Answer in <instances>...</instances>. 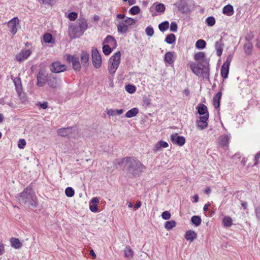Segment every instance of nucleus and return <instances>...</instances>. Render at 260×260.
I'll return each mask as SVG.
<instances>
[{
  "instance_id": "obj_1",
  "label": "nucleus",
  "mask_w": 260,
  "mask_h": 260,
  "mask_svg": "<svg viewBox=\"0 0 260 260\" xmlns=\"http://www.w3.org/2000/svg\"><path fill=\"white\" fill-rule=\"evenodd\" d=\"M194 59L198 63L192 62L190 64V68L192 72L197 76H201L209 81L210 59L206 57V54L204 52H198L194 54Z\"/></svg>"
},
{
  "instance_id": "obj_2",
  "label": "nucleus",
  "mask_w": 260,
  "mask_h": 260,
  "mask_svg": "<svg viewBox=\"0 0 260 260\" xmlns=\"http://www.w3.org/2000/svg\"><path fill=\"white\" fill-rule=\"evenodd\" d=\"M19 203L30 209L36 208L38 205V202L35 192L32 188L28 186L19 194Z\"/></svg>"
},
{
  "instance_id": "obj_3",
  "label": "nucleus",
  "mask_w": 260,
  "mask_h": 260,
  "mask_svg": "<svg viewBox=\"0 0 260 260\" xmlns=\"http://www.w3.org/2000/svg\"><path fill=\"white\" fill-rule=\"evenodd\" d=\"M88 28L87 20L80 17L76 22L70 25L69 27V36L71 39H76L82 36Z\"/></svg>"
},
{
  "instance_id": "obj_4",
  "label": "nucleus",
  "mask_w": 260,
  "mask_h": 260,
  "mask_svg": "<svg viewBox=\"0 0 260 260\" xmlns=\"http://www.w3.org/2000/svg\"><path fill=\"white\" fill-rule=\"evenodd\" d=\"M125 167L127 173L133 177L140 176L143 170L146 169L140 160L132 157H127Z\"/></svg>"
},
{
  "instance_id": "obj_5",
  "label": "nucleus",
  "mask_w": 260,
  "mask_h": 260,
  "mask_svg": "<svg viewBox=\"0 0 260 260\" xmlns=\"http://www.w3.org/2000/svg\"><path fill=\"white\" fill-rule=\"evenodd\" d=\"M120 52L117 51L110 58L108 61V70L110 74L113 75L116 72L120 62Z\"/></svg>"
},
{
  "instance_id": "obj_6",
  "label": "nucleus",
  "mask_w": 260,
  "mask_h": 260,
  "mask_svg": "<svg viewBox=\"0 0 260 260\" xmlns=\"http://www.w3.org/2000/svg\"><path fill=\"white\" fill-rule=\"evenodd\" d=\"M49 74L46 72L45 70L41 69L36 77L37 80L36 85L38 87L44 86L47 82Z\"/></svg>"
},
{
  "instance_id": "obj_7",
  "label": "nucleus",
  "mask_w": 260,
  "mask_h": 260,
  "mask_svg": "<svg viewBox=\"0 0 260 260\" xmlns=\"http://www.w3.org/2000/svg\"><path fill=\"white\" fill-rule=\"evenodd\" d=\"M92 62L93 66L96 69H99L102 66V56L96 48L92 49L91 51Z\"/></svg>"
},
{
  "instance_id": "obj_8",
  "label": "nucleus",
  "mask_w": 260,
  "mask_h": 260,
  "mask_svg": "<svg viewBox=\"0 0 260 260\" xmlns=\"http://www.w3.org/2000/svg\"><path fill=\"white\" fill-rule=\"evenodd\" d=\"M61 82V79L59 77L53 74H50L46 83L51 88L55 89L59 86Z\"/></svg>"
},
{
  "instance_id": "obj_9",
  "label": "nucleus",
  "mask_w": 260,
  "mask_h": 260,
  "mask_svg": "<svg viewBox=\"0 0 260 260\" xmlns=\"http://www.w3.org/2000/svg\"><path fill=\"white\" fill-rule=\"evenodd\" d=\"M49 69L52 73L57 74L67 71V67L60 61H56L52 62L49 66Z\"/></svg>"
},
{
  "instance_id": "obj_10",
  "label": "nucleus",
  "mask_w": 260,
  "mask_h": 260,
  "mask_svg": "<svg viewBox=\"0 0 260 260\" xmlns=\"http://www.w3.org/2000/svg\"><path fill=\"white\" fill-rule=\"evenodd\" d=\"M233 56L232 55H229L225 61L222 64L221 68V76L224 79H226L228 77L229 73L230 65L232 60Z\"/></svg>"
},
{
  "instance_id": "obj_11",
  "label": "nucleus",
  "mask_w": 260,
  "mask_h": 260,
  "mask_svg": "<svg viewBox=\"0 0 260 260\" xmlns=\"http://www.w3.org/2000/svg\"><path fill=\"white\" fill-rule=\"evenodd\" d=\"M66 60L68 62L72 63L73 69L76 72L80 71L81 67L78 57L68 54L67 55Z\"/></svg>"
},
{
  "instance_id": "obj_12",
  "label": "nucleus",
  "mask_w": 260,
  "mask_h": 260,
  "mask_svg": "<svg viewBox=\"0 0 260 260\" xmlns=\"http://www.w3.org/2000/svg\"><path fill=\"white\" fill-rule=\"evenodd\" d=\"M75 131L73 126H68L67 127L60 128L57 129V134L62 137H69Z\"/></svg>"
},
{
  "instance_id": "obj_13",
  "label": "nucleus",
  "mask_w": 260,
  "mask_h": 260,
  "mask_svg": "<svg viewBox=\"0 0 260 260\" xmlns=\"http://www.w3.org/2000/svg\"><path fill=\"white\" fill-rule=\"evenodd\" d=\"M170 140L174 144L179 146H183L185 143V139L183 136H179L177 133L171 135Z\"/></svg>"
},
{
  "instance_id": "obj_14",
  "label": "nucleus",
  "mask_w": 260,
  "mask_h": 260,
  "mask_svg": "<svg viewBox=\"0 0 260 260\" xmlns=\"http://www.w3.org/2000/svg\"><path fill=\"white\" fill-rule=\"evenodd\" d=\"M230 138L226 135H221L218 139L219 146L224 149L229 148Z\"/></svg>"
},
{
  "instance_id": "obj_15",
  "label": "nucleus",
  "mask_w": 260,
  "mask_h": 260,
  "mask_svg": "<svg viewBox=\"0 0 260 260\" xmlns=\"http://www.w3.org/2000/svg\"><path fill=\"white\" fill-rule=\"evenodd\" d=\"M209 117V115H206L205 116H200L199 120L196 122L197 126L200 129L203 130L207 127Z\"/></svg>"
},
{
  "instance_id": "obj_16",
  "label": "nucleus",
  "mask_w": 260,
  "mask_h": 260,
  "mask_svg": "<svg viewBox=\"0 0 260 260\" xmlns=\"http://www.w3.org/2000/svg\"><path fill=\"white\" fill-rule=\"evenodd\" d=\"M19 20L17 17H14L8 23V26L13 35H15L17 31V25L19 24Z\"/></svg>"
},
{
  "instance_id": "obj_17",
  "label": "nucleus",
  "mask_w": 260,
  "mask_h": 260,
  "mask_svg": "<svg viewBox=\"0 0 260 260\" xmlns=\"http://www.w3.org/2000/svg\"><path fill=\"white\" fill-rule=\"evenodd\" d=\"M81 63L85 69H87L89 66V54L86 51H82L80 55Z\"/></svg>"
},
{
  "instance_id": "obj_18",
  "label": "nucleus",
  "mask_w": 260,
  "mask_h": 260,
  "mask_svg": "<svg viewBox=\"0 0 260 260\" xmlns=\"http://www.w3.org/2000/svg\"><path fill=\"white\" fill-rule=\"evenodd\" d=\"M31 54V51L29 50H22L19 54L15 56V59L18 61H22L26 59Z\"/></svg>"
},
{
  "instance_id": "obj_19",
  "label": "nucleus",
  "mask_w": 260,
  "mask_h": 260,
  "mask_svg": "<svg viewBox=\"0 0 260 260\" xmlns=\"http://www.w3.org/2000/svg\"><path fill=\"white\" fill-rule=\"evenodd\" d=\"M198 110V114L200 116H205L206 115H209L207 107L203 104L200 103L196 107Z\"/></svg>"
},
{
  "instance_id": "obj_20",
  "label": "nucleus",
  "mask_w": 260,
  "mask_h": 260,
  "mask_svg": "<svg viewBox=\"0 0 260 260\" xmlns=\"http://www.w3.org/2000/svg\"><path fill=\"white\" fill-rule=\"evenodd\" d=\"M178 9V10L181 11L182 13L185 12L188 9V4L184 0H180L179 2L174 4Z\"/></svg>"
},
{
  "instance_id": "obj_21",
  "label": "nucleus",
  "mask_w": 260,
  "mask_h": 260,
  "mask_svg": "<svg viewBox=\"0 0 260 260\" xmlns=\"http://www.w3.org/2000/svg\"><path fill=\"white\" fill-rule=\"evenodd\" d=\"M11 79L14 83L17 92L18 93L20 92L22 89V86L20 78L19 77L15 78L12 76Z\"/></svg>"
},
{
  "instance_id": "obj_22",
  "label": "nucleus",
  "mask_w": 260,
  "mask_h": 260,
  "mask_svg": "<svg viewBox=\"0 0 260 260\" xmlns=\"http://www.w3.org/2000/svg\"><path fill=\"white\" fill-rule=\"evenodd\" d=\"M223 44L222 43V40L221 38L220 39L216 41L215 44V48L216 51V54L218 56H220L223 51Z\"/></svg>"
},
{
  "instance_id": "obj_23",
  "label": "nucleus",
  "mask_w": 260,
  "mask_h": 260,
  "mask_svg": "<svg viewBox=\"0 0 260 260\" xmlns=\"http://www.w3.org/2000/svg\"><path fill=\"white\" fill-rule=\"evenodd\" d=\"M169 146L168 143L164 141L160 140L158 141L155 145L153 149V152H156L161 150V148L168 147Z\"/></svg>"
},
{
  "instance_id": "obj_24",
  "label": "nucleus",
  "mask_w": 260,
  "mask_h": 260,
  "mask_svg": "<svg viewBox=\"0 0 260 260\" xmlns=\"http://www.w3.org/2000/svg\"><path fill=\"white\" fill-rule=\"evenodd\" d=\"M184 237L186 240L192 241L197 238V234L194 231L189 230L186 232Z\"/></svg>"
},
{
  "instance_id": "obj_25",
  "label": "nucleus",
  "mask_w": 260,
  "mask_h": 260,
  "mask_svg": "<svg viewBox=\"0 0 260 260\" xmlns=\"http://www.w3.org/2000/svg\"><path fill=\"white\" fill-rule=\"evenodd\" d=\"M222 93L221 91H218L213 97V103L216 109L218 108L220 105V100L221 99Z\"/></svg>"
},
{
  "instance_id": "obj_26",
  "label": "nucleus",
  "mask_w": 260,
  "mask_h": 260,
  "mask_svg": "<svg viewBox=\"0 0 260 260\" xmlns=\"http://www.w3.org/2000/svg\"><path fill=\"white\" fill-rule=\"evenodd\" d=\"M234 12L233 7L230 4L225 6L222 9V13L228 16H232Z\"/></svg>"
},
{
  "instance_id": "obj_27",
  "label": "nucleus",
  "mask_w": 260,
  "mask_h": 260,
  "mask_svg": "<svg viewBox=\"0 0 260 260\" xmlns=\"http://www.w3.org/2000/svg\"><path fill=\"white\" fill-rule=\"evenodd\" d=\"M164 61L170 64H173L175 61V59L174 58V52H167L165 55Z\"/></svg>"
},
{
  "instance_id": "obj_28",
  "label": "nucleus",
  "mask_w": 260,
  "mask_h": 260,
  "mask_svg": "<svg viewBox=\"0 0 260 260\" xmlns=\"http://www.w3.org/2000/svg\"><path fill=\"white\" fill-rule=\"evenodd\" d=\"M10 241L11 246L16 249H19L22 246V243L18 238H11Z\"/></svg>"
},
{
  "instance_id": "obj_29",
  "label": "nucleus",
  "mask_w": 260,
  "mask_h": 260,
  "mask_svg": "<svg viewBox=\"0 0 260 260\" xmlns=\"http://www.w3.org/2000/svg\"><path fill=\"white\" fill-rule=\"evenodd\" d=\"M138 112L139 109L137 108H133L126 113L125 116L127 118H132L136 116Z\"/></svg>"
},
{
  "instance_id": "obj_30",
  "label": "nucleus",
  "mask_w": 260,
  "mask_h": 260,
  "mask_svg": "<svg viewBox=\"0 0 260 260\" xmlns=\"http://www.w3.org/2000/svg\"><path fill=\"white\" fill-rule=\"evenodd\" d=\"M191 223L196 226H199L202 222V219L200 216L194 215L191 218Z\"/></svg>"
},
{
  "instance_id": "obj_31",
  "label": "nucleus",
  "mask_w": 260,
  "mask_h": 260,
  "mask_svg": "<svg viewBox=\"0 0 260 260\" xmlns=\"http://www.w3.org/2000/svg\"><path fill=\"white\" fill-rule=\"evenodd\" d=\"M118 31L121 34L125 33L128 30V26L125 23L122 22L121 23L117 25Z\"/></svg>"
},
{
  "instance_id": "obj_32",
  "label": "nucleus",
  "mask_w": 260,
  "mask_h": 260,
  "mask_svg": "<svg viewBox=\"0 0 260 260\" xmlns=\"http://www.w3.org/2000/svg\"><path fill=\"white\" fill-rule=\"evenodd\" d=\"M176 40L175 35L173 34H170L166 36L165 41L169 44H172L176 41Z\"/></svg>"
},
{
  "instance_id": "obj_33",
  "label": "nucleus",
  "mask_w": 260,
  "mask_h": 260,
  "mask_svg": "<svg viewBox=\"0 0 260 260\" xmlns=\"http://www.w3.org/2000/svg\"><path fill=\"white\" fill-rule=\"evenodd\" d=\"M124 253L125 257L127 258L132 257L134 255V251L129 246H126Z\"/></svg>"
},
{
  "instance_id": "obj_34",
  "label": "nucleus",
  "mask_w": 260,
  "mask_h": 260,
  "mask_svg": "<svg viewBox=\"0 0 260 260\" xmlns=\"http://www.w3.org/2000/svg\"><path fill=\"white\" fill-rule=\"evenodd\" d=\"M126 158H127V157H124V158H120V159H115L113 161V166H114V167L116 169H117V168H118V166H120V165L123 164L124 162H125V164H126Z\"/></svg>"
},
{
  "instance_id": "obj_35",
  "label": "nucleus",
  "mask_w": 260,
  "mask_h": 260,
  "mask_svg": "<svg viewBox=\"0 0 260 260\" xmlns=\"http://www.w3.org/2000/svg\"><path fill=\"white\" fill-rule=\"evenodd\" d=\"M169 27V22L168 21H165L158 25V28L160 31L164 32L167 30Z\"/></svg>"
},
{
  "instance_id": "obj_36",
  "label": "nucleus",
  "mask_w": 260,
  "mask_h": 260,
  "mask_svg": "<svg viewBox=\"0 0 260 260\" xmlns=\"http://www.w3.org/2000/svg\"><path fill=\"white\" fill-rule=\"evenodd\" d=\"M43 40L47 43H52L54 42L53 36L50 33H46L44 34L43 36Z\"/></svg>"
},
{
  "instance_id": "obj_37",
  "label": "nucleus",
  "mask_w": 260,
  "mask_h": 260,
  "mask_svg": "<svg viewBox=\"0 0 260 260\" xmlns=\"http://www.w3.org/2000/svg\"><path fill=\"white\" fill-rule=\"evenodd\" d=\"M206 42L205 40L200 39L196 42V47L199 49H203L206 47Z\"/></svg>"
},
{
  "instance_id": "obj_38",
  "label": "nucleus",
  "mask_w": 260,
  "mask_h": 260,
  "mask_svg": "<svg viewBox=\"0 0 260 260\" xmlns=\"http://www.w3.org/2000/svg\"><path fill=\"white\" fill-rule=\"evenodd\" d=\"M176 225V222L175 220L167 221L165 222V228L167 230H171L174 228Z\"/></svg>"
},
{
  "instance_id": "obj_39",
  "label": "nucleus",
  "mask_w": 260,
  "mask_h": 260,
  "mask_svg": "<svg viewBox=\"0 0 260 260\" xmlns=\"http://www.w3.org/2000/svg\"><path fill=\"white\" fill-rule=\"evenodd\" d=\"M252 49V45L251 43L249 42L247 43H245L244 45V50L245 53L247 55H250L251 54Z\"/></svg>"
},
{
  "instance_id": "obj_40",
  "label": "nucleus",
  "mask_w": 260,
  "mask_h": 260,
  "mask_svg": "<svg viewBox=\"0 0 260 260\" xmlns=\"http://www.w3.org/2000/svg\"><path fill=\"white\" fill-rule=\"evenodd\" d=\"M232 219L230 216H225L223 218L222 222L224 226L230 227L232 225Z\"/></svg>"
},
{
  "instance_id": "obj_41",
  "label": "nucleus",
  "mask_w": 260,
  "mask_h": 260,
  "mask_svg": "<svg viewBox=\"0 0 260 260\" xmlns=\"http://www.w3.org/2000/svg\"><path fill=\"white\" fill-rule=\"evenodd\" d=\"M140 12V8L138 6L132 7L129 10V13L133 15L138 14Z\"/></svg>"
},
{
  "instance_id": "obj_42",
  "label": "nucleus",
  "mask_w": 260,
  "mask_h": 260,
  "mask_svg": "<svg viewBox=\"0 0 260 260\" xmlns=\"http://www.w3.org/2000/svg\"><path fill=\"white\" fill-rule=\"evenodd\" d=\"M112 51L113 49L109 45H105L103 46V52L105 55H109Z\"/></svg>"
},
{
  "instance_id": "obj_43",
  "label": "nucleus",
  "mask_w": 260,
  "mask_h": 260,
  "mask_svg": "<svg viewBox=\"0 0 260 260\" xmlns=\"http://www.w3.org/2000/svg\"><path fill=\"white\" fill-rule=\"evenodd\" d=\"M206 23L209 26H213L215 23V18L213 16L208 17L206 19Z\"/></svg>"
},
{
  "instance_id": "obj_44",
  "label": "nucleus",
  "mask_w": 260,
  "mask_h": 260,
  "mask_svg": "<svg viewBox=\"0 0 260 260\" xmlns=\"http://www.w3.org/2000/svg\"><path fill=\"white\" fill-rule=\"evenodd\" d=\"M65 193L68 197H72L75 194L74 189L71 187H68L65 190Z\"/></svg>"
},
{
  "instance_id": "obj_45",
  "label": "nucleus",
  "mask_w": 260,
  "mask_h": 260,
  "mask_svg": "<svg viewBox=\"0 0 260 260\" xmlns=\"http://www.w3.org/2000/svg\"><path fill=\"white\" fill-rule=\"evenodd\" d=\"M125 90L129 93H133L136 90V87L135 85L128 84L125 86Z\"/></svg>"
},
{
  "instance_id": "obj_46",
  "label": "nucleus",
  "mask_w": 260,
  "mask_h": 260,
  "mask_svg": "<svg viewBox=\"0 0 260 260\" xmlns=\"http://www.w3.org/2000/svg\"><path fill=\"white\" fill-rule=\"evenodd\" d=\"M155 10L158 12L163 13L165 11V6L162 3H158L155 6Z\"/></svg>"
},
{
  "instance_id": "obj_47",
  "label": "nucleus",
  "mask_w": 260,
  "mask_h": 260,
  "mask_svg": "<svg viewBox=\"0 0 260 260\" xmlns=\"http://www.w3.org/2000/svg\"><path fill=\"white\" fill-rule=\"evenodd\" d=\"M146 35L149 37H152L154 34V29L151 26H148L145 29Z\"/></svg>"
},
{
  "instance_id": "obj_48",
  "label": "nucleus",
  "mask_w": 260,
  "mask_h": 260,
  "mask_svg": "<svg viewBox=\"0 0 260 260\" xmlns=\"http://www.w3.org/2000/svg\"><path fill=\"white\" fill-rule=\"evenodd\" d=\"M112 42H115V39L114 37L108 35L107 37L104 39L103 44L105 43H112Z\"/></svg>"
},
{
  "instance_id": "obj_49",
  "label": "nucleus",
  "mask_w": 260,
  "mask_h": 260,
  "mask_svg": "<svg viewBox=\"0 0 260 260\" xmlns=\"http://www.w3.org/2000/svg\"><path fill=\"white\" fill-rule=\"evenodd\" d=\"M78 17V14L75 12H72L68 14V18L71 21L75 20Z\"/></svg>"
},
{
  "instance_id": "obj_50",
  "label": "nucleus",
  "mask_w": 260,
  "mask_h": 260,
  "mask_svg": "<svg viewBox=\"0 0 260 260\" xmlns=\"http://www.w3.org/2000/svg\"><path fill=\"white\" fill-rule=\"evenodd\" d=\"M171 215L169 211H164L161 214V217L165 220H168L171 218Z\"/></svg>"
},
{
  "instance_id": "obj_51",
  "label": "nucleus",
  "mask_w": 260,
  "mask_h": 260,
  "mask_svg": "<svg viewBox=\"0 0 260 260\" xmlns=\"http://www.w3.org/2000/svg\"><path fill=\"white\" fill-rule=\"evenodd\" d=\"M124 22L127 23L128 25H132L136 23V20L131 17H126Z\"/></svg>"
},
{
  "instance_id": "obj_52",
  "label": "nucleus",
  "mask_w": 260,
  "mask_h": 260,
  "mask_svg": "<svg viewBox=\"0 0 260 260\" xmlns=\"http://www.w3.org/2000/svg\"><path fill=\"white\" fill-rule=\"evenodd\" d=\"M178 29V25L176 22H172L170 25V31L176 32Z\"/></svg>"
},
{
  "instance_id": "obj_53",
  "label": "nucleus",
  "mask_w": 260,
  "mask_h": 260,
  "mask_svg": "<svg viewBox=\"0 0 260 260\" xmlns=\"http://www.w3.org/2000/svg\"><path fill=\"white\" fill-rule=\"evenodd\" d=\"M36 105L39 106V108L43 109H46L48 108V103L47 102H44L43 103L38 102Z\"/></svg>"
},
{
  "instance_id": "obj_54",
  "label": "nucleus",
  "mask_w": 260,
  "mask_h": 260,
  "mask_svg": "<svg viewBox=\"0 0 260 260\" xmlns=\"http://www.w3.org/2000/svg\"><path fill=\"white\" fill-rule=\"evenodd\" d=\"M26 145V142L24 139H20L19 140L18 146L20 149H23Z\"/></svg>"
},
{
  "instance_id": "obj_55",
  "label": "nucleus",
  "mask_w": 260,
  "mask_h": 260,
  "mask_svg": "<svg viewBox=\"0 0 260 260\" xmlns=\"http://www.w3.org/2000/svg\"><path fill=\"white\" fill-rule=\"evenodd\" d=\"M143 102L144 105L149 106L151 104V100L147 96H144Z\"/></svg>"
},
{
  "instance_id": "obj_56",
  "label": "nucleus",
  "mask_w": 260,
  "mask_h": 260,
  "mask_svg": "<svg viewBox=\"0 0 260 260\" xmlns=\"http://www.w3.org/2000/svg\"><path fill=\"white\" fill-rule=\"evenodd\" d=\"M256 216L258 220H260V205L255 208Z\"/></svg>"
},
{
  "instance_id": "obj_57",
  "label": "nucleus",
  "mask_w": 260,
  "mask_h": 260,
  "mask_svg": "<svg viewBox=\"0 0 260 260\" xmlns=\"http://www.w3.org/2000/svg\"><path fill=\"white\" fill-rule=\"evenodd\" d=\"M89 208H90V211L92 212H96L98 210V206L97 205H95V204L90 205Z\"/></svg>"
},
{
  "instance_id": "obj_58",
  "label": "nucleus",
  "mask_w": 260,
  "mask_h": 260,
  "mask_svg": "<svg viewBox=\"0 0 260 260\" xmlns=\"http://www.w3.org/2000/svg\"><path fill=\"white\" fill-rule=\"evenodd\" d=\"M259 158H260V151L257 152L255 155V157H254L255 162L254 164V166H255L257 164Z\"/></svg>"
},
{
  "instance_id": "obj_59",
  "label": "nucleus",
  "mask_w": 260,
  "mask_h": 260,
  "mask_svg": "<svg viewBox=\"0 0 260 260\" xmlns=\"http://www.w3.org/2000/svg\"><path fill=\"white\" fill-rule=\"evenodd\" d=\"M40 3L45 5H51L53 0H38Z\"/></svg>"
},
{
  "instance_id": "obj_60",
  "label": "nucleus",
  "mask_w": 260,
  "mask_h": 260,
  "mask_svg": "<svg viewBox=\"0 0 260 260\" xmlns=\"http://www.w3.org/2000/svg\"><path fill=\"white\" fill-rule=\"evenodd\" d=\"M107 114L108 116H114L116 115L115 110L109 109L107 111Z\"/></svg>"
},
{
  "instance_id": "obj_61",
  "label": "nucleus",
  "mask_w": 260,
  "mask_h": 260,
  "mask_svg": "<svg viewBox=\"0 0 260 260\" xmlns=\"http://www.w3.org/2000/svg\"><path fill=\"white\" fill-rule=\"evenodd\" d=\"M5 252L4 245L0 242V255H2Z\"/></svg>"
},
{
  "instance_id": "obj_62",
  "label": "nucleus",
  "mask_w": 260,
  "mask_h": 260,
  "mask_svg": "<svg viewBox=\"0 0 260 260\" xmlns=\"http://www.w3.org/2000/svg\"><path fill=\"white\" fill-rule=\"evenodd\" d=\"M99 202V200L98 198L94 197L91 200V203L93 204L96 205L97 203Z\"/></svg>"
},
{
  "instance_id": "obj_63",
  "label": "nucleus",
  "mask_w": 260,
  "mask_h": 260,
  "mask_svg": "<svg viewBox=\"0 0 260 260\" xmlns=\"http://www.w3.org/2000/svg\"><path fill=\"white\" fill-rule=\"evenodd\" d=\"M141 201H138L135 206L134 207V208L135 210H137L138 208H139L141 206Z\"/></svg>"
},
{
  "instance_id": "obj_64",
  "label": "nucleus",
  "mask_w": 260,
  "mask_h": 260,
  "mask_svg": "<svg viewBox=\"0 0 260 260\" xmlns=\"http://www.w3.org/2000/svg\"><path fill=\"white\" fill-rule=\"evenodd\" d=\"M116 115H121L123 113V109H117L115 110Z\"/></svg>"
}]
</instances>
